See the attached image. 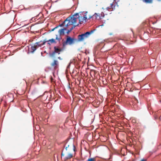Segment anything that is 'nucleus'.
I'll return each instance as SVG.
<instances>
[{"label":"nucleus","mask_w":161,"mask_h":161,"mask_svg":"<svg viewBox=\"0 0 161 161\" xmlns=\"http://www.w3.org/2000/svg\"><path fill=\"white\" fill-rule=\"evenodd\" d=\"M66 30H67L66 28H64L59 30L58 31L59 35L60 36L62 35H64V31Z\"/></svg>","instance_id":"8"},{"label":"nucleus","mask_w":161,"mask_h":161,"mask_svg":"<svg viewBox=\"0 0 161 161\" xmlns=\"http://www.w3.org/2000/svg\"><path fill=\"white\" fill-rule=\"evenodd\" d=\"M73 27H72L69 30H67V34H68L73 29Z\"/></svg>","instance_id":"15"},{"label":"nucleus","mask_w":161,"mask_h":161,"mask_svg":"<svg viewBox=\"0 0 161 161\" xmlns=\"http://www.w3.org/2000/svg\"><path fill=\"white\" fill-rule=\"evenodd\" d=\"M75 40V39L74 38H72L68 36L66 42H63V45L64 46L67 44L71 45L74 43V41Z\"/></svg>","instance_id":"4"},{"label":"nucleus","mask_w":161,"mask_h":161,"mask_svg":"<svg viewBox=\"0 0 161 161\" xmlns=\"http://www.w3.org/2000/svg\"><path fill=\"white\" fill-rule=\"evenodd\" d=\"M40 47V42H38L34 44L33 46L31 47V52H34L37 48Z\"/></svg>","instance_id":"6"},{"label":"nucleus","mask_w":161,"mask_h":161,"mask_svg":"<svg viewBox=\"0 0 161 161\" xmlns=\"http://www.w3.org/2000/svg\"><path fill=\"white\" fill-rule=\"evenodd\" d=\"M61 39V38L60 36L59 37H58V36L57 35H56V40H57L58 41V42H60Z\"/></svg>","instance_id":"13"},{"label":"nucleus","mask_w":161,"mask_h":161,"mask_svg":"<svg viewBox=\"0 0 161 161\" xmlns=\"http://www.w3.org/2000/svg\"><path fill=\"white\" fill-rule=\"evenodd\" d=\"M73 61H74L73 60H71L70 63L68 65V66L67 67V69H68L69 68L70 66V65L73 62Z\"/></svg>","instance_id":"14"},{"label":"nucleus","mask_w":161,"mask_h":161,"mask_svg":"<svg viewBox=\"0 0 161 161\" xmlns=\"http://www.w3.org/2000/svg\"><path fill=\"white\" fill-rule=\"evenodd\" d=\"M73 147H74V151H75V146L74 145H73Z\"/></svg>","instance_id":"19"},{"label":"nucleus","mask_w":161,"mask_h":161,"mask_svg":"<svg viewBox=\"0 0 161 161\" xmlns=\"http://www.w3.org/2000/svg\"><path fill=\"white\" fill-rule=\"evenodd\" d=\"M92 18L94 19H100V14H98L97 13H95L92 16L90 17L89 19H90Z\"/></svg>","instance_id":"7"},{"label":"nucleus","mask_w":161,"mask_h":161,"mask_svg":"<svg viewBox=\"0 0 161 161\" xmlns=\"http://www.w3.org/2000/svg\"><path fill=\"white\" fill-rule=\"evenodd\" d=\"M67 147H66V149H67Z\"/></svg>","instance_id":"24"},{"label":"nucleus","mask_w":161,"mask_h":161,"mask_svg":"<svg viewBox=\"0 0 161 161\" xmlns=\"http://www.w3.org/2000/svg\"><path fill=\"white\" fill-rule=\"evenodd\" d=\"M48 42H50L51 43H56L55 40L53 39H52L49 40Z\"/></svg>","instance_id":"12"},{"label":"nucleus","mask_w":161,"mask_h":161,"mask_svg":"<svg viewBox=\"0 0 161 161\" xmlns=\"http://www.w3.org/2000/svg\"><path fill=\"white\" fill-rule=\"evenodd\" d=\"M61 157L62 158H64L65 160H69L73 157L72 154L70 153L64 154L63 153L61 154Z\"/></svg>","instance_id":"5"},{"label":"nucleus","mask_w":161,"mask_h":161,"mask_svg":"<svg viewBox=\"0 0 161 161\" xmlns=\"http://www.w3.org/2000/svg\"><path fill=\"white\" fill-rule=\"evenodd\" d=\"M57 27H56L55 28H54L53 30L54 29H55V28H57Z\"/></svg>","instance_id":"21"},{"label":"nucleus","mask_w":161,"mask_h":161,"mask_svg":"<svg viewBox=\"0 0 161 161\" xmlns=\"http://www.w3.org/2000/svg\"><path fill=\"white\" fill-rule=\"evenodd\" d=\"M54 49V52L53 53V54H54L55 53H58V54L60 53L59 52H60V51L58 48L56 47H55Z\"/></svg>","instance_id":"10"},{"label":"nucleus","mask_w":161,"mask_h":161,"mask_svg":"<svg viewBox=\"0 0 161 161\" xmlns=\"http://www.w3.org/2000/svg\"><path fill=\"white\" fill-rule=\"evenodd\" d=\"M95 159L94 158H91L88 159L87 161H94Z\"/></svg>","instance_id":"16"},{"label":"nucleus","mask_w":161,"mask_h":161,"mask_svg":"<svg viewBox=\"0 0 161 161\" xmlns=\"http://www.w3.org/2000/svg\"><path fill=\"white\" fill-rule=\"evenodd\" d=\"M146 159L143 158L142 159L141 161H146Z\"/></svg>","instance_id":"17"},{"label":"nucleus","mask_w":161,"mask_h":161,"mask_svg":"<svg viewBox=\"0 0 161 161\" xmlns=\"http://www.w3.org/2000/svg\"><path fill=\"white\" fill-rule=\"evenodd\" d=\"M58 61L54 60V62L51 64L52 66L54 67L55 68L58 66Z\"/></svg>","instance_id":"9"},{"label":"nucleus","mask_w":161,"mask_h":161,"mask_svg":"<svg viewBox=\"0 0 161 161\" xmlns=\"http://www.w3.org/2000/svg\"><path fill=\"white\" fill-rule=\"evenodd\" d=\"M44 83H45V82L44 81H43L42 83L44 84Z\"/></svg>","instance_id":"20"},{"label":"nucleus","mask_w":161,"mask_h":161,"mask_svg":"<svg viewBox=\"0 0 161 161\" xmlns=\"http://www.w3.org/2000/svg\"><path fill=\"white\" fill-rule=\"evenodd\" d=\"M87 13V12H83L81 13V14H80L81 16H80L79 15V17H78V20H79V23L80 24H82L84 22H86L87 19L86 14Z\"/></svg>","instance_id":"2"},{"label":"nucleus","mask_w":161,"mask_h":161,"mask_svg":"<svg viewBox=\"0 0 161 161\" xmlns=\"http://www.w3.org/2000/svg\"><path fill=\"white\" fill-rule=\"evenodd\" d=\"M111 6H113V4H111Z\"/></svg>","instance_id":"22"},{"label":"nucleus","mask_w":161,"mask_h":161,"mask_svg":"<svg viewBox=\"0 0 161 161\" xmlns=\"http://www.w3.org/2000/svg\"><path fill=\"white\" fill-rule=\"evenodd\" d=\"M38 126H39V129H40V126H39V125H36V126L35 127V128H36H36H37V127H38Z\"/></svg>","instance_id":"18"},{"label":"nucleus","mask_w":161,"mask_h":161,"mask_svg":"<svg viewBox=\"0 0 161 161\" xmlns=\"http://www.w3.org/2000/svg\"><path fill=\"white\" fill-rule=\"evenodd\" d=\"M103 25H99V26H103Z\"/></svg>","instance_id":"23"},{"label":"nucleus","mask_w":161,"mask_h":161,"mask_svg":"<svg viewBox=\"0 0 161 161\" xmlns=\"http://www.w3.org/2000/svg\"><path fill=\"white\" fill-rule=\"evenodd\" d=\"M144 2L146 3H151L152 2V0H142Z\"/></svg>","instance_id":"11"},{"label":"nucleus","mask_w":161,"mask_h":161,"mask_svg":"<svg viewBox=\"0 0 161 161\" xmlns=\"http://www.w3.org/2000/svg\"><path fill=\"white\" fill-rule=\"evenodd\" d=\"M91 34V32H87L84 34L79 35L78 37V41L81 42L84 41L85 39L88 37Z\"/></svg>","instance_id":"3"},{"label":"nucleus","mask_w":161,"mask_h":161,"mask_svg":"<svg viewBox=\"0 0 161 161\" xmlns=\"http://www.w3.org/2000/svg\"><path fill=\"white\" fill-rule=\"evenodd\" d=\"M79 17V14L77 13L71 17L67 18L64 21L63 23L61 26L63 25L64 27H67L70 25H74L75 26L78 25L77 23L78 17Z\"/></svg>","instance_id":"1"}]
</instances>
